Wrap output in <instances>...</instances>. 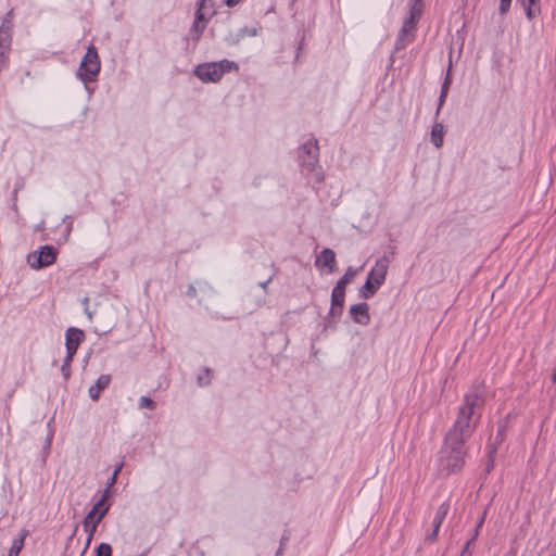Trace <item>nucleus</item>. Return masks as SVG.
Returning <instances> with one entry per match:
<instances>
[{
  "label": "nucleus",
  "mask_w": 556,
  "mask_h": 556,
  "mask_svg": "<svg viewBox=\"0 0 556 556\" xmlns=\"http://www.w3.org/2000/svg\"><path fill=\"white\" fill-rule=\"evenodd\" d=\"M73 361V357L68 358V354H66L63 364L61 366V371L64 376V378L67 380L71 376V363Z\"/></svg>",
  "instance_id": "nucleus-27"
},
{
  "label": "nucleus",
  "mask_w": 556,
  "mask_h": 556,
  "mask_svg": "<svg viewBox=\"0 0 556 556\" xmlns=\"http://www.w3.org/2000/svg\"><path fill=\"white\" fill-rule=\"evenodd\" d=\"M187 295L193 298L197 295V288L193 285H189L187 289Z\"/></svg>",
  "instance_id": "nucleus-35"
},
{
  "label": "nucleus",
  "mask_w": 556,
  "mask_h": 556,
  "mask_svg": "<svg viewBox=\"0 0 556 556\" xmlns=\"http://www.w3.org/2000/svg\"><path fill=\"white\" fill-rule=\"evenodd\" d=\"M122 467H123V463H121L117 467H115V470H114L115 476H118V473H119V471H121Z\"/></svg>",
  "instance_id": "nucleus-40"
},
{
  "label": "nucleus",
  "mask_w": 556,
  "mask_h": 556,
  "mask_svg": "<svg viewBox=\"0 0 556 556\" xmlns=\"http://www.w3.org/2000/svg\"><path fill=\"white\" fill-rule=\"evenodd\" d=\"M439 530L440 529H437V528L433 527L431 533H429L427 535V540L430 541V542H435L437 539H438Z\"/></svg>",
  "instance_id": "nucleus-33"
},
{
  "label": "nucleus",
  "mask_w": 556,
  "mask_h": 556,
  "mask_svg": "<svg viewBox=\"0 0 556 556\" xmlns=\"http://www.w3.org/2000/svg\"><path fill=\"white\" fill-rule=\"evenodd\" d=\"M525 10L526 16L529 21L533 20L541 13V0H517Z\"/></svg>",
  "instance_id": "nucleus-13"
},
{
  "label": "nucleus",
  "mask_w": 556,
  "mask_h": 556,
  "mask_svg": "<svg viewBox=\"0 0 556 556\" xmlns=\"http://www.w3.org/2000/svg\"><path fill=\"white\" fill-rule=\"evenodd\" d=\"M26 535H27V531H23V533L18 538L13 540L8 556H18L20 555V553L24 546V541H25Z\"/></svg>",
  "instance_id": "nucleus-17"
},
{
  "label": "nucleus",
  "mask_w": 556,
  "mask_h": 556,
  "mask_svg": "<svg viewBox=\"0 0 556 556\" xmlns=\"http://www.w3.org/2000/svg\"><path fill=\"white\" fill-rule=\"evenodd\" d=\"M475 540L469 539L464 545L459 556H472V551L470 549L471 544H473Z\"/></svg>",
  "instance_id": "nucleus-31"
},
{
  "label": "nucleus",
  "mask_w": 556,
  "mask_h": 556,
  "mask_svg": "<svg viewBox=\"0 0 556 556\" xmlns=\"http://www.w3.org/2000/svg\"><path fill=\"white\" fill-rule=\"evenodd\" d=\"M424 4H409V14L406 20L417 23L421 16Z\"/></svg>",
  "instance_id": "nucleus-23"
},
{
  "label": "nucleus",
  "mask_w": 556,
  "mask_h": 556,
  "mask_svg": "<svg viewBox=\"0 0 556 556\" xmlns=\"http://www.w3.org/2000/svg\"><path fill=\"white\" fill-rule=\"evenodd\" d=\"M203 21V14L201 13V10L198 9L195 14V22L193 24V30L197 33V39L201 36L205 28V23L200 25V23Z\"/></svg>",
  "instance_id": "nucleus-24"
},
{
  "label": "nucleus",
  "mask_w": 556,
  "mask_h": 556,
  "mask_svg": "<svg viewBox=\"0 0 556 556\" xmlns=\"http://www.w3.org/2000/svg\"><path fill=\"white\" fill-rule=\"evenodd\" d=\"M299 160L301 173L309 182L320 184L325 179V174L319 164V146L315 138L305 141L299 148Z\"/></svg>",
  "instance_id": "nucleus-2"
},
{
  "label": "nucleus",
  "mask_w": 556,
  "mask_h": 556,
  "mask_svg": "<svg viewBox=\"0 0 556 556\" xmlns=\"http://www.w3.org/2000/svg\"><path fill=\"white\" fill-rule=\"evenodd\" d=\"M378 289L371 280L366 279L364 286L359 289V298L368 300L375 295Z\"/></svg>",
  "instance_id": "nucleus-18"
},
{
  "label": "nucleus",
  "mask_w": 556,
  "mask_h": 556,
  "mask_svg": "<svg viewBox=\"0 0 556 556\" xmlns=\"http://www.w3.org/2000/svg\"><path fill=\"white\" fill-rule=\"evenodd\" d=\"M244 31L249 35V36H256L257 35V30L255 28H252V29H248L245 28Z\"/></svg>",
  "instance_id": "nucleus-38"
},
{
  "label": "nucleus",
  "mask_w": 556,
  "mask_h": 556,
  "mask_svg": "<svg viewBox=\"0 0 556 556\" xmlns=\"http://www.w3.org/2000/svg\"><path fill=\"white\" fill-rule=\"evenodd\" d=\"M356 273L357 270L350 266L346 269L345 274L338 280L337 286H339L340 288H345L346 285L353 280Z\"/></svg>",
  "instance_id": "nucleus-21"
},
{
  "label": "nucleus",
  "mask_w": 556,
  "mask_h": 556,
  "mask_svg": "<svg viewBox=\"0 0 556 556\" xmlns=\"http://www.w3.org/2000/svg\"><path fill=\"white\" fill-rule=\"evenodd\" d=\"M483 522H484V516H482V517L479 519V521H478L477 526L475 527L473 534H472V536H471L470 539H472V540H475V541H476V539H477V536H478V534H479V530H480V528L482 527Z\"/></svg>",
  "instance_id": "nucleus-32"
},
{
  "label": "nucleus",
  "mask_w": 556,
  "mask_h": 556,
  "mask_svg": "<svg viewBox=\"0 0 556 556\" xmlns=\"http://www.w3.org/2000/svg\"><path fill=\"white\" fill-rule=\"evenodd\" d=\"M389 268V260L383 256L376 261L375 266L368 274L367 279L375 283L376 288H380L386 280V276Z\"/></svg>",
  "instance_id": "nucleus-7"
},
{
  "label": "nucleus",
  "mask_w": 556,
  "mask_h": 556,
  "mask_svg": "<svg viewBox=\"0 0 556 556\" xmlns=\"http://www.w3.org/2000/svg\"><path fill=\"white\" fill-rule=\"evenodd\" d=\"M409 4H424V0H409Z\"/></svg>",
  "instance_id": "nucleus-39"
},
{
  "label": "nucleus",
  "mask_w": 556,
  "mask_h": 556,
  "mask_svg": "<svg viewBox=\"0 0 556 556\" xmlns=\"http://www.w3.org/2000/svg\"><path fill=\"white\" fill-rule=\"evenodd\" d=\"M116 479H117V476H115V472H113V475L110 478V481L108 483V488H106L108 491H109V488H111L115 483Z\"/></svg>",
  "instance_id": "nucleus-37"
},
{
  "label": "nucleus",
  "mask_w": 556,
  "mask_h": 556,
  "mask_svg": "<svg viewBox=\"0 0 556 556\" xmlns=\"http://www.w3.org/2000/svg\"><path fill=\"white\" fill-rule=\"evenodd\" d=\"M212 379V370L210 368H205L203 375L198 376V384L203 387L210 384Z\"/></svg>",
  "instance_id": "nucleus-28"
},
{
  "label": "nucleus",
  "mask_w": 556,
  "mask_h": 556,
  "mask_svg": "<svg viewBox=\"0 0 556 556\" xmlns=\"http://www.w3.org/2000/svg\"><path fill=\"white\" fill-rule=\"evenodd\" d=\"M96 556H112V547L108 543H101L96 549Z\"/></svg>",
  "instance_id": "nucleus-29"
},
{
  "label": "nucleus",
  "mask_w": 556,
  "mask_h": 556,
  "mask_svg": "<svg viewBox=\"0 0 556 556\" xmlns=\"http://www.w3.org/2000/svg\"><path fill=\"white\" fill-rule=\"evenodd\" d=\"M58 251L52 245H43L38 251L27 255V263L33 269H41L52 265L56 260Z\"/></svg>",
  "instance_id": "nucleus-5"
},
{
  "label": "nucleus",
  "mask_w": 556,
  "mask_h": 556,
  "mask_svg": "<svg viewBox=\"0 0 556 556\" xmlns=\"http://www.w3.org/2000/svg\"><path fill=\"white\" fill-rule=\"evenodd\" d=\"M350 315L354 323L362 326H367L370 323L369 307L365 302L352 305L350 308Z\"/></svg>",
  "instance_id": "nucleus-9"
},
{
  "label": "nucleus",
  "mask_w": 556,
  "mask_h": 556,
  "mask_svg": "<svg viewBox=\"0 0 556 556\" xmlns=\"http://www.w3.org/2000/svg\"><path fill=\"white\" fill-rule=\"evenodd\" d=\"M241 0H225L227 7L232 8L237 5Z\"/></svg>",
  "instance_id": "nucleus-36"
},
{
  "label": "nucleus",
  "mask_w": 556,
  "mask_h": 556,
  "mask_svg": "<svg viewBox=\"0 0 556 556\" xmlns=\"http://www.w3.org/2000/svg\"><path fill=\"white\" fill-rule=\"evenodd\" d=\"M484 388L473 386L464 395L456 418L446 431L438 453L437 466L443 476L462 471L468 454L467 441L475 433L484 406Z\"/></svg>",
  "instance_id": "nucleus-1"
},
{
  "label": "nucleus",
  "mask_w": 556,
  "mask_h": 556,
  "mask_svg": "<svg viewBox=\"0 0 556 556\" xmlns=\"http://www.w3.org/2000/svg\"><path fill=\"white\" fill-rule=\"evenodd\" d=\"M511 0H501L498 11L500 14L505 15L510 9Z\"/></svg>",
  "instance_id": "nucleus-30"
},
{
  "label": "nucleus",
  "mask_w": 556,
  "mask_h": 556,
  "mask_svg": "<svg viewBox=\"0 0 556 556\" xmlns=\"http://www.w3.org/2000/svg\"><path fill=\"white\" fill-rule=\"evenodd\" d=\"M10 43V29L3 23L0 27V46L5 47Z\"/></svg>",
  "instance_id": "nucleus-25"
},
{
  "label": "nucleus",
  "mask_w": 556,
  "mask_h": 556,
  "mask_svg": "<svg viewBox=\"0 0 556 556\" xmlns=\"http://www.w3.org/2000/svg\"><path fill=\"white\" fill-rule=\"evenodd\" d=\"M450 510V503L443 502L437 509L435 515L432 520V527L440 529L443 520L445 519L447 513Z\"/></svg>",
  "instance_id": "nucleus-15"
},
{
  "label": "nucleus",
  "mask_w": 556,
  "mask_h": 556,
  "mask_svg": "<svg viewBox=\"0 0 556 556\" xmlns=\"http://www.w3.org/2000/svg\"><path fill=\"white\" fill-rule=\"evenodd\" d=\"M345 299V288H340L339 286H334L331 293V304L332 306H343Z\"/></svg>",
  "instance_id": "nucleus-16"
},
{
  "label": "nucleus",
  "mask_w": 556,
  "mask_h": 556,
  "mask_svg": "<svg viewBox=\"0 0 556 556\" xmlns=\"http://www.w3.org/2000/svg\"><path fill=\"white\" fill-rule=\"evenodd\" d=\"M289 536L285 533L281 538V545L285 543V541H288Z\"/></svg>",
  "instance_id": "nucleus-41"
},
{
  "label": "nucleus",
  "mask_w": 556,
  "mask_h": 556,
  "mask_svg": "<svg viewBox=\"0 0 556 556\" xmlns=\"http://www.w3.org/2000/svg\"><path fill=\"white\" fill-rule=\"evenodd\" d=\"M111 382V376L110 375H101L94 384H92L89 390V396L97 401L100 397L101 392L109 387Z\"/></svg>",
  "instance_id": "nucleus-12"
},
{
  "label": "nucleus",
  "mask_w": 556,
  "mask_h": 556,
  "mask_svg": "<svg viewBox=\"0 0 556 556\" xmlns=\"http://www.w3.org/2000/svg\"><path fill=\"white\" fill-rule=\"evenodd\" d=\"M91 541H89V536H87V541H86V545H85V549L88 548L89 544H90Z\"/></svg>",
  "instance_id": "nucleus-42"
},
{
  "label": "nucleus",
  "mask_w": 556,
  "mask_h": 556,
  "mask_svg": "<svg viewBox=\"0 0 556 556\" xmlns=\"http://www.w3.org/2000/svg\"><path fill=\"white\" fill-rule=\"evenodd\" d=\"M342 311H343V306H332L331 305L329 314L332 316H341Z\"/></svg>",
  "instance_id": "nucleus-34"
},
{
  "label": "nucleus",
  "mask_w": 556,
  "mask_h": 556,
  "mask_svg": "<svg viewBox=\"0 0 556 556\" xmlns=\"http://www.w3.org/2000/svg\"><path fill=\"white\" fill-rule=\"evenodd\" d=\"M106 500H108V490L104 491L102 496L97 501V503L92 506L91 510L89 511V513L93 514V519L97 518V516L100 514L102 508L109 507L108 505H105Z\"/></svg>",
  "instance_id": "nucleus-22"
},
{
  "label": "nucleus",
  "mask_w": 556,
  "mask_h": 556,
  "mask_svg": "<svg viewBox=\"0 0 556 556\" xmlns=\"http://www.w3.org/2000/svg\"><path fill=\"white\" fill-rule=\"evenodd\" d=\"M101 65L96 47L90 46L85 53L77 71L78 77L85 83H91L100 72Z\"/></svg>",
  "instance_id": "nucleus-4"
},
{
  "label": "nucleus",
  "mask_w": 556,
  "mask_h": 556,
  "mask_svg": "<svg viewBox=\"0 0 556 556\" xmlns=\"http://www.w3.org/2000/svg\"><path fill=\"white\" fill-rule=\"evenodd\" d=\"M108 511H109V507H104V508H102V510L100 511V514L97 516L96 519H93L92 513H88L86 515V517L84 518L83 527H84V530L88 533L89 541H91L93 539L94 532L97 530V526L101 522V520L103 519V517L106 515Z\"/></svg>",
  "instance_id": "nucleus-10"
},
{
  "label": "nucleus",
  "mask_w": 556,
  "mask_h": 556,
  "mask_svg": "<svg viewBox=\"0 0 556 556\" xmlns=\"http://www.w3.org/2000/svg\"><path fill=\"white\" fill-rule=\"evenodd\" d=\"M553 381L556 382V370L553 374Z\"/></svg>",
  "instance_id": "nucleus-44"
},
{
  "label": "nucleus",
  "mask_w": 556,
  "mask_h": 556,
  "mask_svg": "<svg viewBox=\"0 0 556 556\" xmlns=\"http://www.w3.org/2000/svg\"><path fill=\"white\" fill-rule=\"evenodd\" d=\"M275 274H271L267 280L262 281L258 283V286L264 290V293L262 296L257 298L255 302V307H262L266 302V294H267V286L273 281Z\"/></svg>",
  "instance_id": "nucleus-20"
},
{
  "label": "nucleus",
  "mask_w": 556,
  "mask_h": 556,
  "mask_svg": "<svg viewBox=\"0 0 556 556\" xmlns=\"http://www.w3.org/2000/svg\"><path fill=\"white\" fill-rule=\"evenodd\" d=\"M336 264V253L329 248H325L315 261L317 267H327L329 273L334 270Z\"/></svg>",
  "instance_id": "nucleus-11"
},
{
  "label": "nucleus",
  "mask_w": 556,
  "mask_h": 556,
  "mask_svg": "<svg viewBox=\"0 0 556 556\" xmlns=\"http://www.w3.org/2000/svg\"><path fill=\"white\" fill-rule=\"evenodd\" d=\"M444 126L442 123H434L431 129V142L435 148H441L444 141Z\"/></svg>",
  "instance_id": "nucleus-14"
},
{
  "label": "nucleus",
  "mask_w": 556,
  "mask_h": 556,
  "mask_svg": "<svg viewBox=\"0 0 556 556\" xmlns=\"http://www.w3.org/2000/svg\"><path fill=\"white\" fill-rule=\"evenodd\" d=\"M138 406H139V408H140V409L148 408V409H150V410H153V409H155L156 404H155V402H154L152 399H150L149 396H141V397L139 399Z\"/></svg>",
  "instance_id": "nucleus-26"
},
{
  "label": "nucleus",
  "mask_w": 556,
  "mask_h": 556,
  "mask_svg": "<svg viewBox=\"0 0 556 556\" xmlns=\"http://www.w3.org/2000/svg\"><path fill=\"white\" fill-rule=\"evenodd\" d=\"M450 85H451V77H450V70H448L446 77L444 79V83L442 84V87H441V92H440V97H439V105H438V109L435 112L437 115L440 113V110H441L443 103L445 102Z\"/></svg>",
  "instance_id": "nucleus-19"
},
{
  "label": "nucleus",
  "mask_w": 556,
  "mask_h": 556,
  "mask_svg": "<svg viewBox=\"0 0 556 556\" xmlns=\"http://www.w3.org/2000/svg\"><path fill=\"white\" fill-rule=\"evenodd\" d=\"M85 339V333L78 328L71 327L65 332V346L66 354L70 357H74L80 342Z\"/></svg>",
  "instance_id": "nucleus-8"
},
{
  "label": "nucleus",
  "mask_w": 556,
  "mask_h": 556,
  "mask_svg": "<svg viewBox=\"0 0 556 556\" xmlns=\"http://www.w3.org/2000/svg\"><path fill=\"white\" fill-rule=\"evenodd\" d=\"M205 1H206V0H201V2H200V4H199V9H200V10H201V8L203 7V4H204V2H205Z\"/></svg>",
  "instance_id": "nucleus-43"
},
{
  "label": "nucleus",
  "mask_w": 556,
  "mask_h": 556,
  "mask_svg": "<svg viewBox=\"0 0 556 556\" xmlns=\"http://www.w3.org/2000/svg\"><path fill=\"white\" fill-rule=\"evenodd\" d=\"M238 64L233 61L222 60L219 62L203 63L197 66L194 74L204 83H217L224 74L237 71Z\"/></svg>",
  "instance_id": "nucleus-3"
},
{
  "label": "nucleus",
  "mask_w": 556,
  "mask_h": 556,
  "mask_svg": "<svg viewBox=\"0 0 556 556\" xmlns=\"http://www.w3.org/2000/svg\"><path fill=\"white\" fill-rule=\"evenodd\" d=\"M416 26L417 23L405 18L395 41L394 48L396 51L404 49L409 42L414 41Z\"/></svg>",
  "instance_id": "nucleus-6"
}]
</instances>
